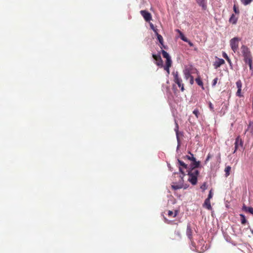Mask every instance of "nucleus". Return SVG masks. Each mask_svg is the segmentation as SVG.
<instances>
[{
    "mask_svg": "<svg viewBox=\"0 0 253 253\" xmlns=\"http://www.w3.org/2000/svg\"><path fill=\"white\" fill-rule=\"evenodd\" d=\"M223 56L229 62H230V59L229 58V57H228L227 55L226 54V53H225V52H224L223 53Z\"/></svg>",
    "mask_w": 253,
    "mask_h": 253,
    "instance_id": "f704fd0d",
    "label": "nucleus"
},
{
    "mask_svg": "<svg viewBox=\"0 0 253 253\" xmlns=\"http://www.w3.org/2000/svg\"><path fill=\"white\" fill-rule=\"evenodd\" d=\"M239 145H240L241 146H243V141L240 137L239 136L236 139V141L235 142V150L233 152V153H235L236 152Z\"/></svg>",
    "mask_w": 253,
    "mask_h": 253,
    "instance_id": "0eeeda50",
    "label": "nucleus"
},
{
    "mask_svg": "<svg viewBox=\"0 0 253 253\" xmlns=\"http://www.w3.org/2000/svg\"><path fill=\"white\" fill-rule=\"evenodd\" d=\"M207 185L206 183H204L201 186V188L203 190L205 191L207 189Z\"/></svg>",
    "mask_w": 253,
    "mask_h": 253,
    "instance_id": "473e14b6",
    "label": "nucleus"
},
{
    "mask_svg": "<svg viewBox=\"0 0 253 253\" xmlns=\"http://www.w3.org/2000/svg\"><path fill=\"white\" fill-rule=\"evenodd\" d=\"M197 3L199 5L201 6L203 9H206V4L205 1V0H197Z\"/></svg>",
    "mask_w": 253,
    "mask_h": 253,
    "instance_id": "f3484780",
    "label": "nucleus"
},
{
    "mask_svg": "<svg viewBox=\"0 0 253 253\" xmlns=\"http://www.w3.org/2000/svg\"><path fill=\"white\" fill-rule=\"evenodd\" d=\"M175 130L176 133L177 138L178 140V124L177 123H176V128L175 129Z\"/></svg>",
    "mask_w": 253,
    "mask_h": 253,
    "instance_id": "2f4dec72",
    "label": "nucleus"
},
{
    "mask_svg": "<svg viewBox=\"0 0 253 253\" xmlns=\"http://www.w3.org/2000/svg\"><path fill=\"white\" fill-rule=\"evenodd\" d=\"M224 63L225 61L223 59L218 58L217 60L214 62L213 66L215 69H217Z\"/></svg>",
    "mask_w": 253,
    "mask_h": 253,
    "instance_id": "6e6552de",
    "label": "nucleus"
},
{
    "mask_svg": "<svg viewBox=\"0 0 253 253\" xmlns=\"http://www.w3.org/2000/svg\"><path fill=\"white\" fill-rule=\"evenodd\" d=\"M189 178L188 180L193 185H195L197 182V177L193 175H189Z\"/></svg>",
    "mask_w": 253,
    "mask_h": 253,
    "instance_id": "1a4fd4ad",
    "label": "nucleus"
},
{
    "mask_svg": "<svg viewBox=\"0 0 253 253\" xmlns=\"http://www.w3.org/2000/svg\"><path fill=\"white\" fill-rule=\"evenodd\" d=\"M183 73L185 76V78L186 80H188L189 78H190L192 76L191 75L190 70L188 68H185L183 71Z\"/></svg>",
    "mask_w": 253,
    "mask_h": 253,
    "instance_id": "9d476101",
    "label": "nucleus"
},
{
    "mask_svg": "<svg viewBox=\"0 0 253 253\" xmlns=\"http://www.w3.org/2000/svg\"><path fill=\"white\" fill-rule=\"evenodd\" d=\"M236 94H237V96H240V97H241L242 96L241 95V88L238 89V90L237 91Z\"/></svg>",
    "mask_w": 253,
    "mask_h": 253,
    "instance_id": "72a5a7b5",
    "label": "nucleus"
},
{
    "mask_svg": "<svg viewBox=\"0 0 253 253\" xmlns=\"http://www.w3.org/2000/svg\"><path fill=\"white\" fill-rule=\"evenodd\" d=\"M237 21V18L233 14L229 19V22L233 24H235Z\"/></svg>",
    "mask_w": 253,
    "mask_h": 253,
    "instance_id": "dca6fc26",
    "label": "nucleus"
},
{
    "mask_svg": "<svg viewBox=\"0 0 253 253\" xmlns=\"http://www.w3.org/2000/svg\"><path fill=\"white\" fill-rule=\"evenodd\" d=\"M159 43H161V48H162V50L163 49H168V46L167 45H165L164 44L163 38L160 35H159Z\"/></svg>",
    "mask_w": 253,
    "mask_h": 253,
    "instance_id": "4468645a",
    "label": "nucleus"
},
{
    "mask_svg": "<svg viewBox=\"0 0 253 253\" xmlns=\"http://www.w3.org/2000/svg\"><path fill=\"white\" fill-rule=\"evenodd\" d=\"M140 12L145 20L149 23L151 29L155 32L156 36H157V39L158 40V32L157 27H155L152 23L150 22V20L152 19L151 14L150 13L145 10H141Z\"/></svg>",
    "mask_w": 253,
    "mask_h": 253,
    "instance_id": "f03ea898",
    "label": "nucleus"
},
{
    "mask_svg": "<svg viewBox=\"0 0 253 253\" xmlns=\"http://www.w3.org/2000/svg\"><path fill=\"white\" fill-rule=\"evenodd\" d=\"M239 41L240 39L237 37H235L230 40L231 47L234 52H235L238 48Z\"/></svg>",
    "mask_w": 253,
    "mask_h": 253,
    "instance_id": "423d86ee",
    "label": "nucleus"
},
{
    "mask_svg": "<svg viewBox=\"0 0 253 253\" xmlns=\"http://www.w3.org/2000/svg\"><path fill=\"white\" fill-rule=\"evenodd\" d=\"M247 63L249 65L250 69L252 70V58L247 60Z\"/></svg>",
    "mask_w": 253,
    "mask_h": 253,
    "instance_id": "cd10ccee",
    "label": "nucleus"
},
{
    "mask_svg": "<svg viewBox=\"0 0 253 253\" xmlns=\"http://www.w3.org/2000/svg\"><path fill=\"white\" fill-rule=\"evenodd\" d=\"M178 162L180 166H182L183 167H184L185 169L187 168V165L186 164H185L183 162L178 159Z\"/></svg>",
    "mask_w": 253,
    "mask_h": 253,
    "instance_id": "393cba45",
    "label": "nucleus"
},
{
    "mask_svg": "<svg viewBox=\"0 0 253 253\" xmlns=\"http://www.w3.org/2000/svg\"><path fill=\"white\" fill-rule=\"evenodd\" d=\"M152 56L156 61V64L158 65V55L155 54H153Z\"/></svg>",
    "mask_w": 253,
    "mask_h": 253,
    "instance_id": "a878e982",
    "label": "nucleus"
},
{
    "mask_svg": "<svg viewBox=\"0 0 253 253\" xmlns=\"http://www.w3.org/2000/svg\"><path fill=\"white\" fill-rule=\"evenodd\" d=\"M204 206L209 210H211V205L210 200L206 199L204 203Z\"/></svg>",
    "mask_w": 253,
    "mask_h": 253,
    "instance_id": "9b49d317",
    "label": "nucleus"
},
{
    "mask_svg": "<svg viewBox=\"0 0 253 253\" xmlns=\"http://www.w3.org/2000/svg\"><path fill=\"white\" fill-rule=\"evenodd\" d=\"M231 167L230 166H227L225 169V176L227 177L230 174V171L231 170Z\"/></svg>",
    "mask_w": 253,
    "mask_h": 253,
    "instance_id": "aec40b11",
    "label": "nucleus"
},
{
    "mask_svg": "<svg viewBox=\"0 0 253 253\" xmlns=\"http://www.w3.org/2000/svg\"><path fill=\"white\" fill-rule=\"evenodd\" d=\"M193 113L196 116V118H198L199 115V110L196 109L193 111Z\"/></svg>",
    "mask_w": 253,
    "mask_h": 253,
    "instance_id": "c756f323",
    "label": "nucleus"
},
{
    "mask_svg": "<svg viewBox=\"0 0 253 253\" xmlns=\"http://www.w3.org/2000/svg\"><path fill=\"white\" fill-rule=\"evenodd\" d=\"M180 37L182 41L185 42H187L189 41V40L186 38L183 34H181V36Z\"/></svg>",
    "mask_w": 253,
    "mask_h": 253,
    "instance_id": "c85d7f7f",
    "label": "nucleus"
},
{
    "mask_svg": "<svg viewBox=\"0 0 253 253\" xmlns=\"http://www.w3.org/2000/svg\"><path fill=\"white\" fill-rule=\"evenodd\" d=\"M252 233H253V231H252Z\"/></svg>",
    "mask_w": 253,
    "mask_h": 253,
    "instance_id": "c03bdc74",
    "label": "nucleus"
},
{
    "mask_svg": "<svg viewBox=\"0 0 253 253\" xmlns=\"http://www.w3.org/2000/svg\"><path fill=\"white\" fill-rule=\"evenodd\" d=\"M190 83L191 84H193L194 83V78L192 76L190 78Z\"/></svg>",
    "mask_w": 253,
    "mask_h": 253,
    "instance_id": "4c0bfd02",
    "label": "nucleus"
},
{
    "mask_svg": "<svg viewBox=\"0 0 253 253\" xmlns=\"http://www.w3.org/2000/svg\"><path fill=\"white\" fill-rule=\"evenodd\" d=\"M177 213V211H175V212H173L172 211H169L168 214L169 217H174L176 216Z\"/></svg>",
    "mask_w": 253,
    "mask_h": 253,
    "instance_id": "a211bd4d",
    "label": "nucleus"
},
{
    "mask_svg": "<svg viewBox=\"0 0 253 253\" xmlns=\"http://www.w3.org/2000/svg\"><path fill=\"white\" fill-rule=\"evenodd\" d=\"M209 107L210 108V109L211 111H213V107L211 102L209 103Z\"/></svg>",
    "mask_w": 253,
    "mask_h": 253,
    "instance_id": "ea45409f",
    "label": "nucleus"
},
{
    "mask_svg": "<svg viewBox=\"0 0 253 253\" xmlns=\"http://www.w3.org/2000/svg\"><path fill=\"white\" fill-rule=\"evenodd\" d=\"M241 49L244 56V60L245 62L247 63V60L252 58L250 49L247 46L244 45L241 46Z\"/></svg>",
    "mask_w": 253,
    "mask_h": 253,
    "instance_id": "20e7f679",
    "label": "nucleus"
},
{
    "mask_svg": "<svg viewBox=\"0 0 253 253\" xmlns=\"http://www.w3.org/2000/svg\"><path fill=\"white\" fill-rule=\"evenodd\" d=\"M192 162L193 163L191 164L192 169H196L199 167L200 163L199 161H196V158L195 159V161H193Z\"/></svg>",
    "mask_w": 253,
    "mask_h": 253,
    "instance_id": "2eb2a0df",
    "label": "nucleus"
},
{
    "mask_svg": "<svg viewBox=\"0 0 253 253\" xmlns=\"http://www.w3.org/2000/svg\"><path fill=\"white\" fill-rule=\"evenodd\" d=\"M236 85H237V87L238 89H239V88H241V89L242 84V82H241V81L240 80H238L236 82Z\"/></svg>",
    "mask_w": 253,
    "mask_h": 253,
    "instance_id": "bb28decb",
    "label": "nucleus"
},
{
    "mask_svg": "<svg viewBox=\"0 0 253 253\" xmlns=\"http://www.w3.org/2000/svg\"><path fill=\"white\" fill-rule=\"evenodd\" d=\"M241 2L245 5H247L251 3L253 0H240Z\"/></svg>",
    "mask_w": 253,
    "mask_h": 253,
    "instance_id": "5701e85b",
    "label": "nucleus"
},
{
    "mask_svg": "<svg viewBox=\"0 0 253 253\" xmlns=\"http://www.w3.org/2000/svg\"><path fill=\"white\" fill-rule=\"evenodd\" d=\"M242 210L246 212H249L252 214H253V208L252 207H248L244 205L242 207Z\"/></svg>",
    "mask_w": 253,
    "mask_h": 253,
    "instance_id": "f8f14e48",
    "label": "nucleus"
},
{
    "mask_svg": "<svg viewBox=\"0 0 253 253\" xmlns=\"http://www.w3.org/2000/svg\"><path fill=\"white\" fill-rule=\"evenodd\" d=\"M240 216L241 217V223L242 224H244L246 223V217H245V216L242 214H241L240 215Z\"/></svg>",
    "mask_w": 253,
    "mask_h": 253,
    "instance_id": "b1692460",
    "label": "nucleus"
},
{
    "mask_svg": "<svg viewBox=\"0 0 253 253\" xmlns=\"http://www.w3.org/2000/svg\"><path fill=\"white\" fill-rule=\"evenodd\" d=\"M217 80H218V79L217 78H215L213 81V83H212V86H214L215 85V84H216L217 83Z\"/></svg>",
    "mask_w": 253,
    "mask_h": 253,
    "instance_id": "e433bc0d",
    "label": "nucleus"
},
{
    "mask_svg": "<svg viewBox=\"0 0 253 253\" xmlns=\"http://www.w3.org/2000/svg\"><path fill=\"white\" fill-rule=\"evenodd\" d=\"M176 32H177L179 34L180 37L181 36V34H183V33L178 29H176Z\"/></svg>",
    "mask_w": 253,
    "mask_h": 253,
    "instance_id": "79ce46f5",
    "label": "nucleus"
},
{
    "mask_svg": "<svg viewBox=\"0 0 253 253\" xmlns=\"http://www.w3.org/2000/svg\"><path fill=\"white\" fill-rule=\"evenodd\" d=\"M195 81L199 85L201 86H202L203 88H204L203 82L202 81L200 78H196Z\"/></svg>",
    "mask_w": 253,
    "mask_h": 253,
    "instance_id": "4be33fe9",
    "label": "nucleus"
},
{
    "mask_svg": "<svg viewBox=\"0 0 253 253\" xmlns=\"http://www.w3.org/2000/svg\"><path fill=\"white\" fill-rule=\"evenodd\" d=\"M172 74L173 75L174 79L173 81L175 83H176L179 87H181V90L183 91L184 90L183 84H182V80L179 77V75L178 72H173Z\"/></svg>",
    "mask_w": 253,
    "mask_h": 253,
    "instance_id": "39448f33",
    "label": "nucleus"
},
{
    "mask_svg": "<svg viewBox=\"0 0 253 253\" xmlns=\"http://www.w3.org/2000/svg\"><path fill=\"white\" fill-rule=\"evenodd\" d=\"M187 42L188 43L189 45L190 46H193L194 44L192 42H191L189 40L188 41V42Z\"/></svg>",
    "mask_w": 253,
    "mask_h": 253,
    "instance_id": "37998d69",
    "label": "nucleus"
},
{
    "mask_svg": "<svg viewBox=\"0 0 253 253\" xmlns=\"http://www.w3.org/2000/svg\"><path fill=\"white\" fill-rule=\"evenodd\" d=\"M186 233L189 238H191L192 236V230L189 226L187 227Z\"/></svg>",
    "mask_w": 253,
    "mask_h": 253,
    "instance_id": "6ab92c4d",
    "label": "nucleus"
},
{
    "mask_svg": "<svg viewBox=\"0 0 253 253\" xmlns=\"http://www.w3.org/2000/svg\"><path fill=\"white\" fill-rule=\"evenodd\" d=\"M211 157V154H209L208 155V156H207V159H206V161H205V163H207V162L210 160V159Z\"/></svg>",
    "mask_w": 253,
    "mask_h": 253,
    "instance_id": "a19ab883",
    "label": "nucleus"
},
{
    "mask_svg": "<svg viewBox=\"0 0 253 253\" xmlns=\"http://www.w3.org/2000/svg\"><path fill=\"white\" fill-rule=\"evenodd\" d=\"M249 129L250 130V131L252 135L253 136V126H250L249 127Z\"/></svg>",
    "mask_w": 253,
    "mask_h": 253,
    "instance_id": "58836bf2",
    "label": "nucleus"
},
{
    "mask_svg": "<svg viewBox=\"0 0 253 253\" xmlns=\"http://www.w3.org/2000/svg\"><path fill=\"white\" fill-rule=\"evenodd\" d=\"M179 171L181 172V174L179 175V179L177 182H172L171 185V188L172 189L176 190L177 189H181L183 187L184 180L183 177L185 175L184 172L182 171L181 168L179 169Z\"/></svg>",
    "mask_w": 253,
    "mask_h": 253,
    "instance_id": "7ed1b4c3",
    "label": "nucleus"
},
{
    "mask_svg": "<svg viewBox=\"0 0 253 253\" xmlns=\"http://www.w3.org/2000/svg\"><path fill=\"white\" fill-rule=\"evenodd\" d=\"M199 172L196 169H191L190 171L188 172V175H193L196 176L197 177Z\"/></svg>",
    "mask_w": 253,
    "mask_h": 253,
    "instance_id": "ddd939ff",
    "label": "nucleus"
},
{
    "mask_svg": "<svg viewBox=\"0 0 253 253\" xmlns=\"http://www.w3.org/2000/svg\"><path fill=\"white\" fill-rule=\"evenodd\" d=\"M189 153L190 154L191 156L186 155L184 157V159L186 158L188 160H191L192 161H195V158L194 157L193 155L190 153Z\"/></svg>",
    "mask_w": 253,
    "mask_h": 253,
    "instance_id": "412c9836",
    "label": "nucleus"
},
{
    "mask_svg": "<svg viewBox=\"0 0 253 253\" xmlns=\"http://www.w3.org/2000/svg\"><path fill=\"white\" fill-rule=\"evenodd\" d=\"M162 55L164 58L166 59V65L164 66L163 65V61L159 56V66H161L163 67L164 70H166L168 73V74H169V68L171 67L172 64V61L170 58V56L169 54V53L166 52L164 49L161 50Z\"/></svg>",
    "mask_w": 253,
    "mask_h": 253,
    "instance_id": "f257e3e1",
    "label": "nucleus"
},
{
    "mask_svg": "<svg viewBox=\"0 0 253 253\" xmlns=\"http://www.w3.org/2000/svg\"><path fill=\"white\" fill-rule=\"evenodd\" d=\"M212 197V191H211V190H210V193H209V194L208 195V197L207 198V199H209V200H210Z\"/></svg>",
    "mask_w": 253,
    "mask_h": 253,
    "instance_id": "c9c22d12",
    "label": "nucleus"
},
{
    "mask_svg": "<svg viewBox=\"0 0 253 253\" xmlns=\"http://www.w3.org/2000/svg\"><path fill=\"white\" fill-rule=\"evenodd\" d=\"M233 10L235 13L239 14V10L237 8L236 4H235L233 6Z\"/></svg>",
    "mask_w": 253,
    "mask_h": 253,
    "instance_id": "7c9ffc66",
    "label": "nucleus"
}]
</instances>
